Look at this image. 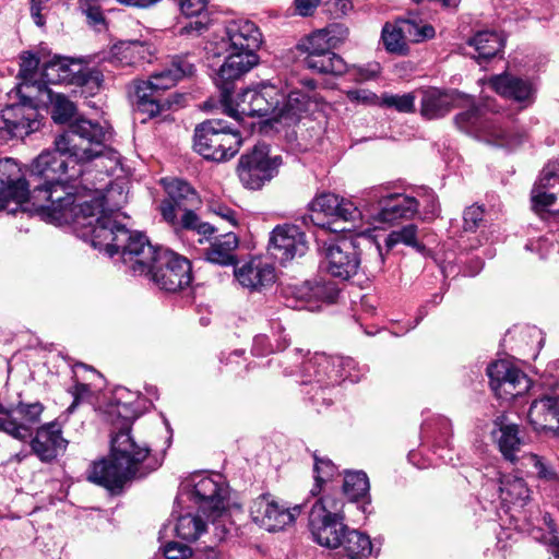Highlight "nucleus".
Here are the masks:
<instances>
[{
    "mask_svg": "<svg viewBox=\"0 0 559 559\" xmlns=\"http://www.w3.org/2000/svg\"><path fill=\"white\" fill-rule=\"evenodd\" d=\"M210 211L216 216L229 223L231 226L237 225L236 213L229 206L218 202H213L210 205Z\"/></svg>",
    "mask_w": 559,
    "mask_h": 559,
    "instance_id": "nucleus-56",
    "label": "nucleus"
},
{
    "mask_svg": "<svg viewBox=\"0 0 559 559\" xmlns=\"http://www.w3.org/2000/svg\"><path fill=\"white\" fill-rule=\"evenodd\" d=\"M249 38L238 37L239 41H235L234 37H213L214 40L209 41L205 46V49L213 56L227 52L226 60L216 78V85L221 91V104L224 112L237 121H240L243 116H248L270 117L269 121L275 122V114L280 104L275 86L263 84L260 88L245 90L235 102L231 97L234 81L250 71L259 61L253 49L242 43Z\"/></svg>",
    "mask_w": 559,
    "mask_h": 559,
    "instance_id": "nucleus-4",
    "label": "nucleus"
},
{
    "mask_svg": "<svg viewBox=\"0 0 559 559\" xmlns=\"http://www.w3.org/2000/svg\"><path fill=\"white\" fill-rule=\"evenodd\" d=\"M543 522L548 528V532L542 533L540 530H537L534 534V538L547 547V551L550 555L548 559H559V538L555 534V523L549 513L543 515Z\"/></svg>",
    "mask_w": 559,
    "mask_h": 559,
    "instance_id": "nucleus-47",
    "label": "nucleus"
},
{
    "mask_svg": "<svg viewBox=\"0 0 559 559\" xmlns=\"http://www.w3.org/2000/svg\"><path fill=\"white\" fill-rule=\"evenodd\" d=\"M36 85L24 84L17 87L21 102L7 106L0 111V139H24L41 127L38 99L32 90Z\"/></svg>",
    "mask_w": 559,
    "mask_h": 559,
    "instance_id": "nucleus-10",
    "label": "nucleus"
},
{
    "mask_svg": "<svg viewBox=\"0 0 559 559\" xmlns=\"http://www.w3.org/2000/svg\"><path fill=\"white\" fill-rule=\"evenodd\" d=\"M281 164V156L270 157L269 145L259 143L250 153L241 156L238 176L246 188L258 190L277 174Z\"/></svg>",
    "mask_w": 559,
    "mask_h": 559,
    "instance_id": "nucleus-16",
    "label": "nucleus"
},
{
    "mask_svg": "<svg viewBox=\"0 0 559 559\" xmlns=\"http://www.w3.org/2000/svg\"><path fill=\"white\" fill-rule=\"evenodd\" d=\"M85 14H86L88 24L94 26L95 32L102 33L107 29L103 13L99 8L88 7L85 10Z\"/></svg>",
    "mask_w": 559,
    "mask_h": 559,
    "instance_id": "nucleus-57",
    "label": "nucleus"
},
{
    "mask_svg": "<svg viewBox=\"0 0 559 559\" xmlns=\"http://www.w3.org/2000/svg\"><path fill=\"white\" fill-rule=\"evenodd\" d=\"M239 284L249 290H261L274 283L275 269L260 258H254L235 270Z\"/></svg>",
    "mask_w": 559,
    "mask_h": 559,
    "instance_id": "nucleus-29",
    "label": "nucleus"
},
{
    "mask_svg": "<svg viewBox=\"0 0 559 559\" xmlns=\"http://www.w3.org/2000/svg\"><path fill=\"white\" fill-rule=\"evenodd\" d=\"M45 406L40 402L20 401L7 407L4 432L12 438L24 441L32 435V429L40 421Z\"/></svg>",
    "mask_w": 559,
    "mask_h": 559,
    "instance_id": "nucleus-22",
    "label": "nucleus"
},
{
    "mask_svg": "<svg viewBox=\"0 0 559 559\" xmlns=\"http://www.w3.org/2000/svg\"><path fill=\"white\" fill-rule=\"evenodd\" d=\"M491 390L499 399L513 400L531 388L530 378L507 360H498L487 367Z\"/></svg>",
    "mask_w": 559,
    "mask_h": 559,
    "instance_id": "nucleus-19",
    "label": "nucleus"
},
{
    "mask_svg": "<svg viewBox=\"0 0 559 559\" xmlns=\"http://www.w3.org/2000/svg\"><path fill=\"white\" fill-rule=\"evenodd\" d=\"M301 507L289 508L270 493L259 496L250 507L252 520L269 532H277L295 522Z\"/></svg>",
    "mask_w": 559,
    "mask_h": 559,
    "instance_id": "nucleus-18",
    "label": "nucleus"
},
{
    "mask_svg": "<svg viewBox=\"0 0 559 559\" xmlns=\"http://www.w3.org/2000/svg\"><path fill=\"white\" fill-rule=\"evenodd\" d=\"M191 487L190 498L213 523L226 512L228 487L219 475H193L185 488Z\"/></svg>",
    "mask_w": 559,
    "mask_h": 559,
    "instance_id": "nucleus-15",
    "label": "nucleus"
},
{
    "mask_svg": "<svg viewBox=\"0 0 559 559\" xmlns=\"http://www.w3.org/2000/svg\"><path fill=\"white\" fill-rule=\"evenodd\" d=\"M272 254L282 262L301 257L307 251L305 234L296 225L285 224L272 231L270 239Z\"/></svg>",
    "mask_w": 559,
    "mask_h": 559,
    "instance_id": "nucleus-23",
    "label": "nucleus"
},
{
    "mask_svg": "<svg viewBox=\"0 0 559 559\" xmlns=\"http://www.w3.org/2000/svg\"><path fill=\"white\" fill-rule=\"evenodd\" d=\"M484 217V210L481 206L478 205H472L468 206L464 211L463 221H464V229L474 231L478 224L483 221Z\"/></svg>",
    "mask_w": 559,
    "mask_h": 559,
    "instance_id": "nucleus-53",
    "label": "nucleus"
},
{
    "mask_svg": "<svg viewBox=\"0 0 559 559\" xmlns=\"http://www.w3.org/2000/svg\"><path fill=\"white\" fill-rule=\"evenodd\" d=\"M381 72L379 62H370L365 66H354L352 69L353 80L356 82H366L376 79Z\"/></svg>",
    "mask_w": 559,
    "mask_h": 559,
    "instance_id": "nucleus-51",
    "label": "nucleus"
},
{
    "mask_svg": "<svg viewBox=\"0 0 559 559\" xmlns=\"http://www.w3.org/2000/svg\"><path fill=\"white\" fill-rule=\"evenodd\" d=\"M148 454L150 448L132 436L131 418L123 417L111 431L110 459L94 462L87 479L110 490L121 488L128 479L144 477L157 467L145 462Z\"/></svg>",
    "mask_w": 559,
    "mask_h": 559,
    "instance_id": "nucleus-5",
    "label": "nucleus"
},
{
    "mask_svg": "<svg viewBox=\"0 0 559 559\" xmlns=\"http://www.w3.org/2000/svg\"><path fill=\"white\" fill-rule=\"evenodd\" d=\"M192 559H223L222 554L214 547H204L197 549Z\"/></svg>",
    "mask_w": 559,
    "mask_h": 559,
    "instance_id": "nucleus-62",
    "label": "nucleus"
},
{
    "mask_svg": "<svg viewBox=\"0 0 559 559\" xmlns=\"http://www.w3.org/2000/svg\"><path fill=\"white\" fill-rule=\"evenodd\" d=\"M379 105L386 108H394L399 112H413L415 110V96L413 93L403 95L383 94Z\"/></svg>",
    "mask_w": 559,
    "mask_h": 559,
    "instance_id": "nucleus-48",
    "label": "nucleus"
},
{
    "mask_svg": "<svg viewBox=\"0 0 559 559\" xmlns=\"http://www.w3.org/2000/svg\"><path fill=\"white\" fill-rule=\"evenodd\" d=\"M163 554L166 559H192V550L189 546L178 543L169 542L163 548Z\"/></svg>",
    "mask_w": 559,
    "mask_h": 559,
    "instance_id": "nucleus-52",
    "label": "nucleus"
},
{
    "mask_svg": "<svg viewBox=\"0 0 559 559\" xmlns=\"http://www.w3.org/2000/svg\"><path fill=\"white\" fill-rule=\"evenodd\" d=\"M44 84H68L83 88L82 93L93 95L99 90L102 73L90 68L81 59L55 56L43 64Z\"/></svg>",
    "mask_w": 559,
    "mask_h": 559,
    "instance_id": "nucleus-14",
    "label": "nucleus"
},
{
    "mask_svg": "<svg viewBox=\"0 0 559 559\" xmlns=\"http://www.w3.org/2000/svg\"><path fill=\"white\" fill-rule=\"evenodd\" d=\"M241 145L237 130L221 119H209L194 130V150L204 158L224 162L236 155Z\"/></svg>",
    "mask_w": 559,
    "mask_h": 559,
    "instance_id": "nucleus-11",
    "label": "nucleus"
},
{
    "mask_svg": "<svg viewBox=\"0 0 559 559\" xmlns=\"http://www.w3.org/2000/svg\"><path fill=\"white\" fill-rule=\"evenodd\" d=\"M500 498L503 502L523 507L531 499V489L523 477L506 475L500 479Z\"/></svg>",
    "mask_w": 559,
    "mask_h": 559,
    "instance_id": "nucleus-39",
    "label": "nucleus"
},
{
    "mask_svg": "<svg viewBox=\"0 0 559 559\" xmlns=\"http://www.w3.org/2000/svg\"><path fill=\"white\" fill-rule=\"evenodd\" d=\"M319 3L320 0H295L296 11L302 16L312 14Z\"/></svg>",
    "mask_w": 559,
    "mask_h": 559,
    "instance_id": "nucleus-58",
    "label": "nucleus"
},
{
    "mask_svg": "<svg viewBox=\"0 0 559 559\" xmlns=\"http://www.w3.org/2000/svg\"><path fill=\"white\" fill-rule=\"evenodd\" d=\"M397 243H404L416 249L418 252H423L425 250V246L417 239V226L414 224L406 225L388 235L385 245L389 249L393 248Z\"/></svg>",
    "mask_w": 559,
    "mask_h": 559,
    "instance_id": "nucleus-45",
    "label": "nucleus"
},
{
    "mask_svg": "<svg viewBox=\"0 0 559 559\" xmlns=\"http://www.w3.org/2000/svg\"><path fill=\"white\" fill-rule=\"evenodd\" d=\"M267 343V337L265 335H258L253 340V346L252 350L257 355H266L269 353H272L274 349L270 344Z\"/></svg>",
    "mask_w": 559,
    "mask_h": 559,
    "instance_id": "nucleus-59",
    "label": "nucleus"
},
{
    "mask_svg": "<svg viewBox=\"0 0 559 559\" xmlns=\"http://www.w3.org/2000/svg\"><path fill=\"white\" fill-rule=\"evenodd\" d=\"M333 38L302 37L297 48L306 55L304 62L307 68L319 73L342 74L346 71L344 60L332 51Z\"/></svg>",
    "mask_w": 559,
    "mask_h": 559,
    "instance_id": "nucleus-20",
    "label": "nucleus"
},
{
    "mask_svg": "<svg viewBox=\"0 0 559 559\" xmlns=\"http://www.w3.org/2000/svg\"><path fill=\"white\" fill-rule=\"evenodd\" d=\"M311 222L331 231H347L357 227L361 211L352 201L334 193L318 194L309 204Z\"/></svg>",
    "mask_w": 559,
    "mask_h": 559,
    "instance_id": "nucleus-12",
    "label": "nucleus"
},
{
    "mask_svg": "<svg viewBox=\"0 0 559 559\" xmlns=\"http://www.w3.org/2000/svg\"><path fill=\"white\" fill-rule=\"evenodd\" d=\"M369 479L364 472H347L343 481V492L352 501L367 496Z\"/></svg>",
    "mask_w": 559,
    "mask_h": 559,
    "instance_id": "nucleus-44",
    "label": "nucleus"
},
{
    "mask_svg": "<svg viewBox=\"0 0 559 559\" xmlns=\"http://www.w3.org/2000/svg\"><path fill=\"white\" fill-rule=\"evenodd\" d=\"M528 419L535 430L559 429V397L544 396L535 400L528 409Z\"/></svg>",
    "mask_w": 559,
    "mask_h": 559,
    "instance_id": "nucleus-31",
    "label": "nucleus"
},
{
    "mask_svg": "<svg viewBox=\"0 0 559 559\" xmlns=\"http://www.w3.org/2000/svg\"><path fill=\"white\" fill-rule=\"evenodd\" d=\"M341 500L324 496L311 507L309 526L317 544L329 549L341 548L342 538L348 528L343 522L340 510Z\"/></svg>",
    "mask_w": 559,
    "mask_h": 559,
    "instance_id": "nucleus-13",
    "label": "nucleus"
},
{
    "mask_svg": "<svg viewBox=\"0 0 559 559\" xmlns=\"http://www.w3.org/2000/svg\"><path fill=\"white\" fill-rule=\"evenodd\" d=\"M460 97L462 95L457 91L425 90L420 100V114L428 120L442 118L450 112Z\"/></svg>",
    "mask_w": 559,
    "mask_h": 559,
    "instance_id": "nucleus-30",
    "label": "nucleus"
},
{
    "mask_svg": "<svg viewBox=\"0 0 559 559\" xmlns=\"http://www.w3.org/2000/svg\"><path fill=\"white\" fill-rule=\"evenodd\" d=\"M31 187L22 178L21 168L10 157L0 159V195L10 197L16 204L29 202Z\"/></svg>",
    "mask_w": 559,
    "mask_h": 559,
    "instance_id": "nucleus-28",
    "label": "nucleus"
},
{
    "mask_svg": "<svg viewBox=\"0 0 559 559\" xmlns=\"http://www.w3.org/2000/svg\"><path fill=\"white\" fill-rule=\"evenodd\" d=\"M91 393V388L88 384L85 383H76L73 388L72 394L74 396L73 404L69 407V411H72L75 406V404L80 401L85 399Z\"/></svg>",
    "mask_w": 559,
    "mask_h": 559,
    "instance_id": "nucleus-63",
    "label": "nucleus"
},
{
    "mask_svg": "<svg viewBox=\"0 0 559 559\" xmlns=\"http://www.w3.org/2000/svg\"><path fill=\"white\" fill-rule=\"evenodd\" d=\"M49 0H31V14L34 22L38 26L44 25V17L41 15V10L44 9V4H46Z\"/></svg>",
    "mask_w": 559,
    "mask_h": 559,
    "instance_id": "nucleus-61",
    "label": "nucleus"
},
{
    "mask_svg": "<svg viewBox=\"0 0 559 559\" xmlns=\"http://www.w3.org/2000/svg\"><path fill=\"white\" fill-rule=\"evenodd\" d=\"M536 213L547 212L559 200V160L548 163L542 170L531 193Z\"/></svg>",
    "mask_w": 559,
    "mask_h": 559,
    "instance_id": "nucleus-24",
    "label": "nucleus"
},
{
    "mask_svg": "<svg viewBox=\"0 0 559 559\" xmlns=\"http://www.w3.org/2000/svg\"><path fill=\"white\" fill-rule=\"evenodd\" d=\"M515 466L539 481L551 485L559 484V471L546 456L533 452L522 453L521 460Z\"/></svg>",
    "mask_w": 559,
    "mask_h": 559,
    "instance_id": "nucleus-34",
    "label": "nucleus"
},
{
    "mask_svg": "<svg viewBox=\"0 0 559 559\" xmlns=\"http://www.w3.org/2000/svg\"><path fill=\"white\" fill-rule=\"evenodd\" d=\"M341 547L347 559H366L372 552V544L369 536L349 527L344 538H342Z\"/></svg>",
    "mask_w": 559,
    "mask_h": 559,
    "instance_id": "nucleus-40",
    "label": "nucleus"
},
{
    "mask_svg": "<svg viewBox=\"0 0 559 559\" xmlns=\"http://www.w3.org/2000/svg\"><path fill=\"white\" fill-rule=\"evenodd\" d=\"M283 100L282 106L277 105L275 122L285 126L297 123L301 115L308 110L309 96L301 91H292Z\"/></svg>",
    "mask_w": 559,
    "mask_h": 559,
    "instance_id": "nucleus-37",
    "label": "nucleus"
},
{
    "mask_svg": "<svg viewBox=\"0 0 559 559\" xmlns=\"http://www.w3.org/2000/svg\"><path fill=\"white\" fill-rule=\"evenodd\" d=\"M367 371L350 357L316 353L302 364L301 377L304 384L317 383L324 389L346 380L358 382Z\"/></svg>",
    "mask_w": 559,
    "mask_h": 559,
    "instance_id": "nucleus-9",
    "label": "nucleus"
},
{
    "mask_svg": "<svg viewBox=\"0 0 559 559\" xmlns=\"http://www.w3.org/2000/svg\"><path fill=\"white\" fill-rule=\"evenodd\" d=\"M381 39L388 52L399 56L408 53L409 47L406 37H381Z\"/></svg>",
    "mask_w": 559,
    "mask_h": 559,
    "instance_id": "nucleus-54",
    "label": "nucleus"
},
{
    "mask_svg": "<svg viewBox=\"0 0 559 559\" xmlns=\"http://www.w3.org/2000/svg\"><path fill=\"white\" fill-rule=\"evenodd\" d=\"M488 85L502 97L518 103L521 108H526L534 103L535 88L528 80L502 73L492 76Z\"/></svg>",
    "mask_w": 559,
    "mask_h": 559,
    "instance_id": "nucleus-25",
    "label": "nucleus"
},
{
    "mask_svg": "<svg viewBox=\"0 0 559 559\" xmlns=\"http://www.w3.org/2000/svg\"><path fill=\"white\" fill-rule=\"evenodd\" d=\"M111 139V132L98 122L88 119H76L64 131V135L59 140V147L70 150L73 154L72 160L79 163L83 168V175L80 177V187L83 191H88L91 200L88 204H102V212L95 210L94 226H98L97 218L106 216L110 221L122 223L120 218H127L120 212L122 204L127 202V194L119 185H110L104 192L103 187H96L90 179L88 165L97 169L100 175L109 176L120 166V154L107 145Z\"/></svg>",
    "mask_w": 559,
    "mask_h": 559,
    "instance_id": "nucleus-3",
    "label": "nucleus"
},
{
    "mask_svg": "<svg viewBox=\"0 0 559 559\" xmlns=\"http://www.w3.org/2000/svg\"><path fill=\"white\" fill-rule=\"evenodd\" d=\"M425 212L427 215H430L431 217L436 216L439 211V204L437 201V198L433 192H428L425 195Z\"/></svg>",
    "mask_w": 559,
    "mask_h": 559,
    "instance_id": "nucleus-64",
    "label": "nucleus"
},
{
    "mask_svg": "<svg viewBox=\"0 0 559 559\" xmlns=\"http://www.w3.org/2000/svg\"><path fill=\"white\" fill-rule=\"evenodd\" d=\"M226 35H252L259 32L258 25L246 17L233 19L226 23Z\"/></svg>",
    "mask_w": 559,
    "mask_h": 559,
    "instance_id": "nucleus-50",
    "label": "nucleus"
},
{
    "mask_svg": "<svg viewBox=\"0 0 559 559\" xmlns=\"http://www.w3.org/2000/svg\"><path fill=\"white\" fill-rule=\"evenodd\" d=\"M346 96L352 102H357L367 105L379 104L380 98L369 90L355 88L348 90Z\"/></svg>",
    "mask_w": 559,
    "mask_h": 559,
    "instance_id": "nucleus-55",
    "label": "nucleus"
},
{
    "mask_svg": "<svg viewBox=\"0 0 559 559\" xmlns=\"http://www.w3.org/2000/svg\"><path fill=\"white\" fill-rule=\"evenodd\" d=\"M93 247L110 257L120 253L123 264L134 276H147L160 289L176 293L192 282L191 263L168 249L156 248L145 235L131 231L123 223L106 216L97 218Z\"/></svg>",
    "mask_w": 559,
    "mask_h": 559,
    "instance_id": "nucleus-2",
    "label": "nucleus"
},
{
    "mask_svg": "<svg viewBox=\"0 0 559 559\" xmlns=\"http://www.w3.org/2000/svg\"><path fill=\"white\" fill-rule=\"evenodd\" d=\"M181 12L186 19L181 22V35H191L192 33L214 32L213 24L203 11L206 7V0H178Z\"/></svg>",
    "mask_w": 559,
    "mask_h": 559,
    "instance_id": "nucleus-33",
    "label": "nucleus"
},
{
    "mask_svg": "<svg viewBox=\"0 0 559 559\" xmlns=\"http://www.w3.org/2000/svg\"><path fill=\"white\" fill-rule=\"evenodd\" d=\"M491 436L502 457L512 465H516L521 460V448L524 444L519 426L508 423L503 416H499L495 419V429L491 431Z\"/></svg>",
    "mask_w": 559,
    "mask_h": 559,
    "instance_id": "nucleus-27",
    "label": "nucleus"
},
{
    "mask_svg": "<svg viewBox=\"0 0 559 559\" xmlns=\"http://www.w3.org/2000/svg\"><path fill=\"white\" fill-rule=\"evenodd\" d=\"M338 295V289L331 283H314L306 282L298 290V297L310 301L312 299L333 302Z\"/></svg>",
    "mask_w": 559,
    "mask_h": 559,
    "instance_id": "nucleus-42",
    "label": "nucleus"
},
{
    "mask_svg": "<svg viewBox=\"0 0 559 559\" xmlns=\"http://www.w3.org/2000/svg\"><path fill=\"white\" fill-rule=\"evenodd\" d=\"M68 441L62 437L59 424L51 421L40 426L31 441V448L41 462H52L67 449Z\"/></svg>",
    "mask_w": 559,
    "mask_h": 559,
    "instance_id": "nucleus-26",
    "label": "nucleus"
},
{
    "mask_svg": "<svg viewBox=\"0 0 559 559\" xmlns=\"http://www.w3.org/2000/svg\"><path fill=\"white\" fill-rule=\"evenodd\" d=\"M467 46L473 51L467 52L478 62L496 57L503 48V37H468Z\"/></svg>",
    "mask_w": 559,
    "mask_h": 559,
    "instance_id": "nucleus-41",
    "label": "nucleus"
},
{
    "mask_svg": "<svg viewBox=\"0 0 559 559\" xmlns=\"http://www.w3.org/2000/svg\"><path fill=\"white\" fill-rule=\"evenodd\" d=\"M498 112L496 100L484 97L478 106L457 114L454 122L460 130L492 145L507 148L519 146L524 140V133L504 129L495 116Z\"/></svg>",
    "mask_w": 559,
    "mask_h": 559,
    "instance_id": "nucleus-7",
    "label": "nucleus"
},
{
    "mask_svg": "<svg viewBox=\"0 0 559 559\" xmlns=\"http://www.w3.org/2000/svg\"><path fill=\"white\" fill-rule=\"evenodd\" d=\"M362 201L367 206L378 205L372 216L380 223L412 218L418 211V201L415 198L401 193L383 195L381 188H371L364 192Z\"/></svg>",
    "mask_w": 559,
    "mask_h": 559,
    "instance_id": "nucleus-17",
    "label": "nucleus"
},
{
    "mask_svg": "<svg viewBox=\"0 0 559 559\" xmlns=\"http://www.w3.org/2000/svg\"><path fill=\"white\" fill-rule=\"evenodd\" d=\"M348 33V28L340 23H333L328 25L324 28L317 29L312 35H346Z\"/></svg>",
    "mask_w": 559,
    "mask_h": 559,
    "instance_id": "nucleus-60",
    "label": "nucleus"
},
{
    "mask_svg": "<svg viewBox=\"0 0 559 559\" xmlns=\"http://www.w3.org/2000/svg\"><path fill=\"white\" fill-rule=\"evenodd\" d=\"M35 97L38 99L43 98V100L38 102V107L47 104L50 105L51 118L57 123L69 122L70 126L76 119H84L79 117L71 121L76 112L75 105L68 97L52 92L46 85H38V93L35 94Z\"/></svg>",
    "mask_w": 559,
    "mask_h": 559,
    "instance_id": "nucleus-32",
    "label": "nucleus"
},
{
    "mask_svg": "<svg viewBox=\"0 0 559 559\" xmlns=\"http://www.w3.org/2000/svg\"><path fill=\"white\" fill-rule=\"evenodd\" d=\"M64 132L55 139V151H44L32 163L29 203L52 222L85 229L84 235L93 242L94 211L102 212V204H88L86 195L79 190L81 187L69 185L83 175V168L72 160L74 156L70 150L59 147Z\"/></svg>",
    "mask_w": 559,
    "mask_h": 559,
    "instance_id": "nucleus-1",
    "label": "nucleus"
},
{
    "mask_svg": "<svg viewBox=\"0 0 559 559\" xmlns=\"http://www.w3.org/2000/svg\"><path fill=\"white\" fill-rule=\"evenodd\" d=\"M111 57L123 66L135 64L139 61L151 62L154 49L146 41L139 39L119 40L111 48Z\"/></svg>",
    "mask_w": 559,
    "mask_h": 559,
    "instance_id": "nucleus-35",
    "label": "nucleus"
},
{
    "mask_svg": "<svg viewBox=\"0 0 559 559\" xmlns=\"http://www.w3.org/2000/svg\"><path fill=\"white\" fill-rule=\"evenodd\" d=\"M360 262L355 242L342 239L324 248L321 265L331 276L347 281L357 274Z\"/></svg>",
    "mask_w": 559,
    "mask_h": 559,
    "instance_id": "nucleus-21",
    "label": "nucleus"
},
{
    "mask_svg": "<svg viewBox=\"0 0 559 559\" xmlns=\"http://www.w3.org/2000/svg\"><path fill=\"white\" fill-rule=\"evenodd\" d=\"M206 528V522L200 515L186 514L178 518L176 534L186 540L198 539Z\"/></svg>",
    "mask_w": 559,
    "mask_h": 559,
    "instance_id": "nucleus-43",
    "label": "nucleus"
},
{
    "mask_svg": "<svg viewBox=\"0 0 559 559\" xmlns=\"http://www.w3.org/2000/svg\"><path fill=\"white\" fill-rule=\"evenodd\" d=\"M238 245V237L234 233L228 231L216 237L210 243V247L204 250L203 254L205 260L211 263L223 266L234 265L237 261L235 252Z\"/></svg>",
    "mask_w": 559,
    "mask_h": 559,
    "instance_id": "nucleus-36",
    "label": "nucleus"
},
{
    "mask_svg": "<svg viewBox=\"0 0 559 559\" xmlns=\"http://www.w3.org/2000/svg\"><path fill=\"white\" fill-rule=\"evenodd\" d=\"M314 479L316 485L311 489V493L313 496L318 495L321 491L322 484L326 481V479L333 475L334 465L330 460L319 459L317 455L314 456Z\"/></svg>",
    "mask_w": 559,
    "mask_h": 559,
    "instance_id": "nucleus-49",
    "label": "nucleus"
},
{
    "mask_svg": "<svg viewBox=\"0 0 559 559\" xmlns=\"http://www.w3.org/2000/svg\"><path fill=\"white\" fill-rule=\"evenodd\" d=\"M39 66V59L31 51H25L21 55L19 76L22 79L21 87L24 84L36 85L32 90V93H38V85H45L41 82L36 81L37 69Z\"/></svg>",
    "mask_w": 559,
    "mask_h": 559,
    "instance_id": "nucleus-46",
    "label": "nucleus"
},
{
    "mask_svg": "<svg viewBox=\"0 0 559 559\" xmlns=\"http://www.w3.org/2000/svg\"><path fill=\"white\" fill-rule=\"evenodd\" d=\"M162 183L167 193L159 205V211L163 218L175 230H193L203 239L207 240L215 231L216 228L210 223L201 222L195 214V210L200 206L201 200L197 191L190 183L178 178L162 179Z\"/></svg>",
    "mask_w": 559,
    "mask_h": 559,
    "instance_id": "nucleus-6",
    "label": "nucleus"
},
{
    "mask_svg": "<svg viewBox=\"0 0 559 559\" xmlns=\"http://www.w3.org/2000/svg\"><path fill=\"white\" fill-rule=\"evenodd\" d=\"M435 35L432 25L424 22L419 15L411 13L406 19H396L393 23L386 22L381 35Z\"/></svg>",
    "mask_w": 559,
    "mask_h": 559,
    "instance_id": "nucleus-38",
    "label": "nucleus"
},
{
    "mask_svg": "<svg viewBox=\"0 0 559 559\" xmlns=\"http://www.w3.org/2000/svg\"><path fill=\"white\" fill-rule=\"evenodd\" d=\"M194 71V64L186 57L176 56L160 72L152 74L145 81L135 82L134 93L139 109L154 117L170 108L171 102L168 97H163L162 93L183 78L192 76Z\"/></svg>",
    "mask_w": 559,
    "mask_h": 559,
    "instance_id": "nucleus-8",
    "label": "nucleus"
}]
</instances>
